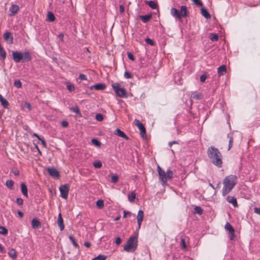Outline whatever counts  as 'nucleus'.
<instances>
[{"label":"nucleus","mask_w":260,"mask_h":260,"mask_svg":"<svg viewBox=\"0 0 260 260\" xmlns=\"http://www.w3.org/2000/svg\"><path fill=\"white\" fill-rule=\"evenodd\" d=\"M238 182V178L236 175H230L226 176L223 180V187L222 194L225 196L230 193Z\"/></svg>","instance_id":"obj_1"},{"label":"nucleus","mask_w":260,"mask_h":260,"mask_svg":"<svg viewBox=\"0 0 260 260\" xmlns=\"http://www.w3.org/2000/svg\"><path fill=\"white\" fill-rule=\"evenodd\" d=\"M207 154L213 164L219 168L221 167L222 155L217 148L213 146L209 147L207 150Z\"/></svg>","instance_id":"obj_2"},{"label":"nucleus","mask_w":260,"mask_h":260,"mask_svg":"<svg viewBox=\"0 0 260 260\" xmlns=\"http://www.w3.org/2000/svg\"><path fill=\"white\" fill-rule=\"evenodd\" d=\"M12 58L15 62H27L31 60V57L28 52L22 53L18 51H13Z\"/></svg>","instance_id":"obj_3"},{"label":"nucleus","mask_w":260,"mask_h":260,"mask_svg":"<svg viewBox=\"0 0 260 260\" xmlns=\"http://www.w3.org/2000/svg\"><path fill=\"white\" fill-rule=\"evenodd\" d=\"M137 245V236H131L128 239L126 244L124 246V250L127 252H133L136 250Z\"/></svg>","instance_id":"obj_4"},{"label":"nucleus","mask_w":260,"mask_h":260,"mask_svg":"<svg viewBox=\"0 0 260 260\" xmlns=\"http://www.w3.org/2000/svg\"><path fill=\"white\" fill-rule=\"evenodd\" d=\"M112 87L115 92L116 96L123 98H127V93L125 88L121 87L119 83H114L112 84Z\"/></svg>","instance_id":"obj_5"},{"label":"nucleus","mask_w":260,"mask_h":260,"mask_svg":"<svg viewBox=\"0 0 260 260\" xmlns=\"http://www.w3.org/2000/svg\"><path fill=\"white\" fill-rule=\"evenodd\" d=\"M157 171L159 175V179L161 181L162 185L165 186L167 185V175L166 173L163 171L160 166H157Z\"/></svg>","instance_id":"obj_6"},{"label":"nucleus","mask_w":260,"mask_h":260,"mask_svg":"<svg viewBox=\"0 0 260 260\" xmlns=\"http://www.w3.org/2000/svg\"><path fill=\"white\" fill-rule=\"evenodd\" d=\"M60 197L64 199H67L68 197L69 187L67 184L61 185L59 187Z\"/></svg>","instance_id":"obj_7"},{"label":"nucleus","mask_w":260,"mask_h":260,"mask_svg":"<svg viewBox=\"0 0 260 260\" xmlns=\"http://www.w3.org/2000/svg\"><path fill=\"white\" fill-rule=\"evenodd\" d=\"M135 124L138 126V128L140 131V134L143 138L146 135V129L143 124L140 122L139 120L135 119L134 121Z\"/></svg>","instance_id":"obj_8"},{"label":"nucleus","mask_w":260,"mask_h":260,"mask_svg":"<svg viewBox=\"0 0 260 260\" xmlns=\"http://www.w3.org/2000/svg\"><path fill=\"white\" fill-rule=\"evenodd\" d=\"M47 173L51 177L54 178H59L60 176L58 171L54 168H48L47 170Z\"/></svg>","instance_id":"obj_9"},{"label":"nucleus","mask_w":260,"mask_h":260,"mask_svg":"<svg viewBox=\"0 0 260 260\" xmlns=\"http://www.w3.org/2000/svg\"><path fill=\"white\" fill-rule=\"evenodd\" d=\"M144 217V212L142 210H140L138 211L137 216V222H138V228L137 230H139L141 227V223L143 221Z\"/></svg>","instance_id":"obj_10"},{"label":"nucleus","mask_w":260,"mask_h":260,"mask_svg":"<svg viewBox=\"0 0 260 260\" xmlns=\"http://www.w3.org/2000/svg\"><path fill=\"white\" fill-rule=\"evenodd\" d=\"M4 38L7 43L11 44L13 43V37L10 32H6L4 34Z\"/></svg>","instance_id":"obj_11"},{"label":"nucleus","mask_w":260,"mask_h":260,"mask_svg":"<svg viewBox=\"0 0 260 260\" xmlns=\"http://www.w3.org/2000/svg\"><path fill=\"white\" fill-rule=\"evenodd\" d=\"M106 87V85L105 83H98L91 86L90 89L91 90H101L105 89Z\"/></svg>","instance_id":"obj_12"},{"label":"nucleus","mask_w":260,"mask_h":260,"mask_svg":"<svg viewBox=\"0 0 260 260\" xmlns=\"http://www.w3.org/2000/svg\"><path fill=\"white\" fill-rule=\"evenodd\" d=\"M19 7L18 5H12L9 9V11L10 12V15L13 16L15 15L19 11Z\"/></svg>","instance_id":"obj_13"},{"label":"nucleus","mask_w":260,"mask_h":260,"mask_svg":"<svg viewBox=\"0 0 260 260\" xmlns=\"http://www.w3.org/2000/svg\"><path fill=\"white\" fill-rule=\"evenodd\" d=\"M226 200L229 203L232 204L234 207H236L238 206L237 199L235 198L229 196L226 197Z\"/></svg>","instance_id":"obj_14"},{"label":"nucleus","mask_w":260,"mask_h":260,"mask_svg":"<svg viewBox=\"0 0 260 260\" xmlns=\"http://www.w3.org/2000/svg\"><path fill=\"white\" fill-rule=\"evenodd\" d=\"M114 134L120 137H121V138H123L124 139H125V140H128V137L125 134V133L121 131L120 129L119 128H117L115 132H114Z\"/></svg>","instance_id":"obj_15"},{"label":"nucleus","mask_w":260,"mask_h":260,"mask_svg":"<svg viewBox=\"0 0 260 260\" xmlns=\"http://www.w3.org/2000/svg\"><path fill=\"white\" fill-rule=\"evenodd\" d=\"M57 224L60 230L62 231L64 228V224H63V220L62 218L61 213H59L58 214V219H57Z\"/></svg>","instance_id":"obj_16"},{"label":"nucleus","mask_w":260,"mask_h":260,"mask_svg":"<svg viewBox=\"0 0 260 260\" xmlns=\"http://www.w3.org/2000/svg\"><path fill=\"white\" fill-rule=\"evenodd\" d=\"M226 72V67L225 65H222L217 68V73L219 76H222Z\"/></svg>","instance_id":"obj_17"},{"label":"nucleus","mask_w":260,"mask_h":260,"mask_svg":"<svg viewBox=\"0 0 260 260\" xmlns=\"http://www.w3.org/2000/svg\"><path fill=\"white\" fill-rule=\"evenodd\" d=\"M171 13L174 17H176L179 19H181V14L177 9L172 8L171 9Z\"/></svg>","instance_id":"obj_18"},{"label":"nucleus","mask_w":260,"mask_h":260,"mask_svg":"<svg viewBox=\"0 0 260 260\" xmlns=\"http://www.w3.org/2000/svg\"><path fill=\"white\" fill-rule=\"evenodd\" d=\"M31 224L33 229H38L41 226V222L36 218L32 219Z\"/></svg>","instance_id":"obj_19"},{"label":"nucleus","mask_w":260,"mask_h":260,"mask_svg":"<svg viewBox=\"0 0 260 260\" xmlns=\"http://www.w3.org/2000/svg\"><path fill=\"white\" fill-rule=\"evenodd\" d=\"M139 17L144 23H147L152 18V14H149L146 15H140Z\"/></svg>","instance_id":"obj_20"},{"label":"nucleus","mask_w":260,"mask_h":260,"mask_svg":"<svg viewBox=\"0 0 260 260\" xmlns=\"http://www.w3.org/2000/svg\"><path fill=\"white\" fill-rule=\"evenodd\" d=\"M0 102L4 108L7 109L9 105V102L0 93Z\"/></svg>","instance_id":"obj_21"},{"label":"nucleus","mask_w":260,"mask_h":260,"mask_svg":"<svg viewBox=\"0 0 260 260\" xmlns=\"http://www.w3.org/2000/svg\"><path fill=\"white\" fill-rule=\"evenodd\" d=\"M21 190L22 194L25 197H28L27 188L24 183L21 184Z\"/></svg>","instance_id":"obj_22"},{"label":"nucleus","mask_w":260,"mask_h":260,"mask_svg":"<svg viewBox=\"0 0 260 260\" xmlns=\"http://www.w3.org/2000/svg\"><path fill=\"white\" fill-rule=\"evenodd\" d=\"M201 14L206 19H209L211 18V15L208 12L206 9L204 8V7L201 8Z\"/></svg>","instance_id":"obj_23"},{"label":"nucleus","mask_w":260,"mask_h":260,"mask_svg":"<svg viewBox=\"0 0 260 260\" xmlns=\"http://www.w3.org/2000/svg\"><path fill=\"white\" fill-rule=\"evenodd\" d=\"M145 4L148 5L151 8L153 9H155L157 8V5L154 1H145Z\"/></svg>","instance_id":"obj_24"},{"label":"nucleus","mask_w":260,"mask_h":260,"mask_svg":"<svg viewBox=\"0 0 260 260\" xmlns=\"http://www.w3.org/2000/svg\"><path fill=\"white\" fill-rule=\"evenodd\" d=\"M181 16L182 17H186L187 16V8L185 6H182L180 8V12Z\"/></svg>","instance_id":"obj_25"},{"label":"nucleus","mask_w":260,"mask_h":260,"mask_svg":"<svg viewBox=\"0 0 260 260\" xmlns=\"http://www.w3.org/2000/svg\"><path fill=\"white\" fill-rule=\"evenodd\" d=\"M8 254L13 259H15L17 257L16 252L14 249H10L8 252Z\"/></svg>","instance_id":"obj_26"},{"label":"nucleus","mask_w":260,"mask_h":260,"mask_svg":"<svg viewBox=\"0 0 260 260\" xmlns=\"http://www.w3.org/2000/svg\"><path fill=\"white\" fill-rule=\"evenodd\" d=\"M6 57V53L4 49L0 45V59H5Z\"/></svg>","instance_id":"obj_27"},{"label":"nucleus","mask_w":260,"mask_h":260,"mask_svg":"<svg viewBox=\"0 0 260 260\" xmlns=\"http://www.w3.org/2000/svg\"><path fill=\"white\" fill-rule=\"evenodd\" d=\"M47 18L50 22H53L55 19L54 15L51 12H48L47 13Z\"/></svg>","instance_id":"obj_28"},{"label":"nucleus","mask_w":260,"mask_h":260,"mask_svg":"<svg viewBox=\"0 0 260 260\" xmlns=\"http://www.w3.org/2000/svg\"><path fill=\"white\" fill-rule=\"evenodd\" d=\"M70 109L71 111H73V112L76 113L77 114L79 115V116H80V117L82 116V114L77 106L70 108Z\"/></svg>","instance_id":"obj_29"},{"label":"nucleus","mask_w":260,"mask_h":260,"mask_svg":"<svg viewBox=\"0 0 260 260\" xmlns=\"http://www.w3.org/2000/svg\"><path fill=\"white\" fill-rule=\"evenodd\" d=\"M96 206L99 209H102L104 206V202L103 200H99L96 202Z\"/></svg>","instance_id":"obj_30"},{"label":"nucleus","mask_w":260,"mask_h":260,"mask_svg":"<svg viewBox=\"0 0 260 260\" xmlns=\"http://www.w3.org/2000/svg\"><path fill=\"white\" fill-rule=\"evenodd\" d=\"M6 185L8 188L12 189L13 188L14 182L12 180H8L6 181Z\"/></svg>","instance_id":"obj_31"},{"label":"nucleus","mask_w":260,"mask_h":260,"mask_svg":"<svg viewBox=\"0 0 260 260\" xmlns=\"http://www.w3.org/2000/svg\"><path fill=\"white\" fill-rule=\"evenodd\" d=\"M69 238L70 240L71 241L73 246L76 248H78L79 245L77 244V243L76 242L74 237L72 235H70Z\"/></svg>","instance_id":"obj_32"},{"label":"nucleus","mask_w":260,"mask_h":260,"mask_svg":"<svg viewBox=\"0 0 260 260\" xmlns=\"http://www.w3.org/2000/svg\"><path fill=\"white\" fill-rule=\"evenodd\" d=\"M210 39L212 42L217 41L218 40V36L216 34H211L210 36Z\"/></svg>","instance_id":"obj_33"},{"label":"nucleus","mask_w":260,"mask_h":260,"mask_svg":"<svg viewBox=\"0 0 260 260\" xmlns=\"http://www.w3.org/2000/svg\"><path fill=\"white\" fill-rule=\"evenodd\" d=\"M225 229L230 232H235L233 227L229 223H226L225 225Z\"/></svg>","instance_id":"obj_34"},{"label":"nucleus","mask_w":260,"mask_h":260,"mask_svg":"<svg viewBox=\"0 0 260 260\" xmlns=\"http://www.w3.org/2000/svg\"><path fill=\"white\" fill-rule=\"evenodd\" d=\"M201 94L194 92L192 93L190 97L192 99H195V100H200L201 99Z\"/></svg>","instance_id":"obj_35"},{"label":"nucleus","mask_w":260,"mask_h":260,"mask_svg":"<svg viewBox=\"0 0 260 260\" xmlns=\"http://www.w3.org/2000/svg\"><path fill=\"white\" fill-rule=\"evenodd\" d=\"M107 256L105 255L100 254L96 257L93 258L92 260H105Z\"/></svg>","instance_id":"obj_36"},{"label":"nucleus","mask_w":260,"mask_h":260,"mask_svg":"<svg viewBox=\"0 0 260 260\" xmlns=\"http://www.w3.org/2000/svg\"><path fill=\"white\" fill-rule=\"evenodd\" d=\"M0 234L6 235L8 234V230L2 226H0Z\"/></svg>","instance_id":"obj_37"},{"label":"nucleus","mask_w":260,"mask_h":260,"mask_svg":"<svg viewBox=\"0 0 260 260\" xmlns=\"http://www.w3.org/2000/svg\"><path fill=\"white\" fill-rule=\"evenodd\" d=\"M194 211L196 213L199 214V215H201L203 212L202 209L200 207H199V206L195 207Z\"/></svg>","instance_id":"obj_38"},{"label":"nucleus","mask_w":260,"mask_h":260,"mask_svg":"<svg viewBox=\"0 0 260 260\" xmlns=\"http://www.w3.org/2000/svg\"><path fill=\"white\" fill-rule=\"evenodd\" d=\"M93 165L94 168L99 169V168H101L102 167V164L100 161L98 160V161H96L94 162L93 164Z\"/></svg>","instance_id":"obj_39"},{"label":"nucleus","mask_w":260,"mask_h":260,"mask_svg":"<svg viewBox=\"0 0 260 260\" xmlns=\"http://www.w3.org/2000/svg\"><path fill=\"white\" fill-rule=\"evenodd\" d=\"M67 88L70 91H72L75 90V86L73 84L68 83L67 85Z\"/></svg>","instance_id":"obj_40"},{"label":"nucleus","mask_w":260,"mask_h":260,"mask_svg":"<svg viewBox=\"0 0 260 260\" xmlns=\"http://www.w3.org/2000/svg\"><path fill=\"white\" fill-rule=\"evenodd\" d=\"M135 198H136V193L134 192H132L131 193V194H129L128 197V200L130 202H133L134 201V200L135 199Z\"/></svg>","instance_id":"obj_41"},{"label":"nucleus","mask_w":260,"mask_h":260,"mask_svg":"<svg viewBox=\"0 0 260 260\" xmlns=\"http://www.w3.org/2000/svg\"><path fill=\"white\" fill-rule=\"evenodd\" d=\"M166 173L167 177L168 178L172 179L173 178V173L171 170H168Z\"/></svg>","instance_id":"obj_42"},{"label":"nucleus","mask_w":260,"mask_h":260,"mask_svg":"<svg viewBox=\"0 0 260 260\" xmlns=\"http://www.w3.org/2000/svg\"><path fill=\"white\" fill-rule=\"evenodd\" d=\"M95 119L99 121H102L103 120L104 117L102 114L99 113L95 115Z\"/></svg>","instance_id":"obj_43"},{"label":"nucleus","mask_w":260,"mask_h":260,"mask_svg":"<svg viewBox=\"0 0 260 260\" xmlns=\"http://www.w3.org/2000/svg\"><path fill=\"white\" fill-rule=\"evenodd\" d=\"M92 143L96 146H100L101 143L96 139H92L91 140Z\"/></svg>","instance_id":"obj_44"},{"label":"nucleus","mask_w":260,"mask_h":260,"mask_svg":"<svg viewBox=\"0 0 260 260\" xmlns=\"http://www.w3.org/2000/svg\"><path fill=\"white\" fill-rule=\"evenodd\" d=\"M118 178H119V177L117 175H113L111 177V181L113 183H115L118 181Z\"/></svg>","instance_id":"obj_45"},{"label":"nucleus","mask_w":260,"mask_h":260,"mask_svg":"<svg viewBox=\"0 0 260 260\" xmlns=\"http://www.w3.org/2000/svg\"><path fill=\"white\" fill-rule=\"evenodd\" d=\"M14 84V86L17 88H20L22 86L21 82L19 80L15 81Z\"/></svg>","instance_id":"obj_46"},{"label":"nucleus","mask_w":260,"mask_h":260,"mask_svg":"<svg viewBox=\"0 0 260 260\" xmlns=\"http://www.w3.org/2000/svg\"><path fill=\"white\" fill-rule=\"evenodd\" d=\"M145 42L147 44H149V45H150L151 46H153L154 45L153 41L152 39H150V38H146L145 39Z\"/></svg>","instance_id":"obj_47"},{"label":"nucleus","mask_w":260,"mask_h":260,"mask_svg":"<svg viewBox=\"0 0 260 260\" xmlns=\"http://www.w3.org/2000/svg\"><path fill=\"white\" fill-rule=\"evenodd\" d=\"M235 232H230L229 233V238L231 240H235L236 239L235 236Z\"/></svg>","instance_id":"obj_48"},{"label":"nucleus","mask_w":260,"mask_h":260,"mask_svg":"<svg viewBox=\"0 0 260 260\" xmlns=\"http://www.w3.org/2000/svg\"><path fill=\"white\" fill-rule=\"evenodd\" d=\"M193 3L198 6H202L203 4L200 0H192Z\"/></svg>","instance_id":"obj_49"},{"label":"nucleus","mask_w":260,"mask_h":260,"mask_svg":"<svg viewBox=\"0 0 260 260\" xmlns=\"http://www.w3.org/2000/svg\"><path fill=\"white\" fill-rule=\"evenodd\" d=\"M124 77L126 79H131L132 78V75L131 73L128 72H125Z\"/></svg>","instance_id":"obj_50"},{"label":"nucleus","mask_w":260,"mask_h":260,"mask_svg":"<svg viewBox=\"0 0 260 260\" xmlns=\"http://www.w3.org/2000/svg\"><path fill=\"white\" fill-rule=\"evenodd\" d=\"M233 138L232 137H230L229 142V148L228 150H229L233 146Z\"/></svg>","instance_id":"obj_51"},{"label":"nucleus","mask_w":260,"mask_h":260,"mask_svg":"<svg viewBox=\"0 0 260 260\" xmlns=\"http://www.w3.org/2000/svg\"><path fill=\"white\" fill-rule=\"evenodd\" d=\"M207 78V76L205 74H203L200 76V79L201 82H204Z\"/></svg>","instance_id":"obj_52"},{"label":"nucleus","mask_w":260,"mask_h":260,"mask_svg":"<svg viewBox=\"0 0 260 260\" xmlns=\"http://www.w3.org/2000/svg\"><path fill=\"white\" fill-rule=\"evenodd\" d=\"M132 213L129 211H123V218H126L127 216H131Z\"/></svg>","instance_id":"obj_53"},{"label":"nucleus","mask_w":260,"mask_h":260,"mask_svg":"<svg viewBox=\"0 0 260 260\" xmlns=\"http://www.w3.org/2000/svg\"><path fill=\"white\" fill-rule=\"evenodd\" d=\"M127 57L131 60H134L135 58L133 54L131 52H127Z\"/></svg>","instance_id":"obj_54"},{"label":"nucleus","mask_w":260,"mask_h":260,"mask_svg":"<svg viewBox=\"0 0 260 260\" xmlns=\"http://www.w3.org/2000/svg\"><path fill=\"white\" fill-rule=\"evenodd\" d=\"M16 203L19 205H22L23 203V200L21 198H17L16 199Z\"/></svg>","instance_id":"obj_55"},{"label":"nucleus","mask_w":260,"mask_h":260,"mask_svg":"<svg viewBox=\"0 0 260 260\" xmlns=\"http://www.w3.org/2000/svg\"><path fill=\"white\" fill-rule=\"evenodd\" d=\"M79 78L81 80H87L86 76L84 74H80L79 75Z\"/></svg>","instance_id":"obj_56"},{"label":"nucleus","mask_w":260,"mask_h":260,"mask_svg":"<svg viewBox=\"0 0 260 260\" xmlns=\"http://www.w3.org/2000/svg\"><path fill=\"white\" fill-rule=\"evenodd\" d=\"M181 246L183 248H185L186 247L185 240L183 238H182L181 240Z\"/></svg>","instance_id":"obj_57"},{"label":"nucleus","mask_w":260,"mask_h":260,"mask_svg":"<svg viewBox=\"0 0 260 260\" xmlns=\"http://www.w3.org/2000/svg\"><path fill=\"white\" fill-rule=\"evenodd\" d=\"M12 171L15 176L19 174V171L17 169H13Z\"/></svg>","instance_id":"obj_58"},{"label":"nucleus","mask_w":260,"mask_h":260,"mask_svg":"<svg viewBox=\"0 0 260 260\" xmlns=\"http://www.w3.org/2000/svg\"><path fill=\"white\" fill-rule=\"evenodd\" d=\"M121 242V239L120 237H117L116 238L115 243L116 245H119Z\"/></svg>","instance_id":"obj_59"},{"label":"nucleus","mask_w":260,"mask_h":260,"mask_svg":"<svg viewBox=\"0 0 260 260\" xmlns=\"http://www.w3.org/2000/svg\"><path fill=\"white\" fill-rule=\"evenodd\" d=\"M119 12L121 14H123L124 12V7L122 5L119 6Z\"/></svg>","instance_id":"obj_60"},{"label":"nucleus","mask_w":260,"mask_h":260,"mask_svg":"<svg viewBox=\"0 0 260 260\" xmlns=\"http://www.w3.org/2000/svg\"><path fill=\"white\" fill-rule=\"evenodd\" d=\"M39 140H40L41 141V143H42V145H43V146L46 147L47 144H46L45 141L44 140V138L41 137L40 139H39Z\"/></svg>","instance_id":"obj_61"},{"label":"nucleus","mask_w":260,"mask_h":260,"mask_svg":"<svg viewBox=\"0 0 260 260\" xmlns=\"http://www.w3.org/2000/svg\"><path fill=\"white\" fill-rule=\"evenodd\" d=\"M254 212L255 213L260 215V208L255 207L254 208Z\"/></svg>","instance_id":"obj_62"},{"label":"nucleus","mask_w":260,"mask_h":260,"mask_svg":"<svg viewBox=\"0 0 260 260\" xmlns=\"http://www.w3.org/2000/svg\"><path fill=\"white\" fill-rule=\"evenodd\" d=\"M61 124L63 127H67L68 125V122L66 121H63L61 122Z\"/></svg>","instance_id":"obj_63"},{"label":"nucleus","mask_w":260,"mask_h":260,"mask_svg":"<svg viewBox=\"0 0 260 260\" xmlns=\"http://www.w3.org/2000/svg\"><path fill=\"white\" fill-rule=\"evenodd\" d=\"M84 245L86 247H89L91 245V243L89 242H85L84 243Z\"/></svg>","instance_id":"obj_64"}]
</instances>
